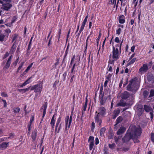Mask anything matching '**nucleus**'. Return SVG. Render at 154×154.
<instances>
[{
    "label": "nucleus",
    "mask_w": 154,
    "mask_h": 154,
    "mask_svg": "<svg viewBox=\"0 0 154 154\" xmlns=\"http://www.w3.org/2000/svg\"><path fill=\"white\" fill-rule=\"evenodd\" d=\"M116 146V145L114 143H113L111 144H109V147L111 149H113L115 148Z\"/></svg>",
    "instance_id": "ea45409f"
},
{
    "label": "nucleus",
    "mask_w": 154,
    "mask_h": 154,
    "mask_svg": "<svg viewBox=\"0 0 154 154\" xmlns=\"http://www.w3.org/2000/svg\"><path fill=\"white\" fill-rule=\"evenodd\" d=\"M14 134L13 133H10L9 135V137H8V138H11L14 137Z\"/></svg>",
    "instance_id": "338daca9"
},
{
    "label": "nucleus",
    "mask_w": 154,
    "mask_h": 154,
    "mask_svg": "<svg viewBox=\"0 0 154 154\" xmlns=\"http://www.w3.org/2000/svg\"><path fill=\"white\" fill-rule=\"evenodd\" d=\"M129 63H128L126 65V66L127 67L131 64H133L137 60V58L136 57L134 58Z\"/></svg>",
    "instance_id": "b1692460"
},
{
    "label": "nucleus",
    "mask_w": 154,
    "mask_h": 154,
    "mask_svg": "<svg viewBox=\"0 0 154 154\" xmlns=\"http://www.w3.org/2000/svg\"><path fill=\"white\" fill-rule=\"evenodd\" d=\"M12 59V56H11L8 58L6 62L3 61L2 64H5L3 67V69H8L10 66Z\"/></svg>",
    "instance_id": "423d86ee"
},
{
    "label": "nucleus",
    "mask_w": 154,
    "mask_h": 154,
    "mask_svg": "<svg viewBox=\"0 0 154 154\" xmlns=\"http://www.w3.org/2000/svg\"><path fill=\"white\" fill-rule=\"evenodd\" d=\"M34 119V115H32L30 117V124L32 123V122L33 121Z\"/></svg>",
    "instance_id": "3c124183"
},
{
    "label": "nucleus",
    "mask_w": 154,
    "mask_h": 154,
    "mask_svg": "<svg viewBox=\"0 0 154 154\" xmlns=\"http://www.w3.org/2000/svg\"><path fill=\"white\" fill-rule=\"evenodd\" d=\"M70 75L71 76V77L70 82L71 83H72L73 82L74 78H75L76 76L74 74H71V75Z\"/></svg>",
    "instance_id": "4c0bfd02"
},
{
    "label": "nucleus",
    "mask_w": 154,
    "mask_h": 154,
    "mask_svg": "<svg viewBox=\"0 0 154 154\" xmlns=\"http://www.w3.org/2000/svg\"><path fill=\"white\" fill-rule=\"evenodd\" d=\"M9 55V53L8 52H6L4 55V57L3 58V59H4L8 57Z\"/></svg>",
    "instance_id": "603ef678"
},
{
    "label": "nucleus",
    "mask_w": 154,
    "mask_h": 154,
    "mask_svg": "<svg viewBox=\"0 0 154 154\" xmlns=\"http://www.w3.org/2000/svg\"><path fill=\"white\" fill-rule=\"evenodd\" d=\"M147 79L149 82L153 81L154 79V76L152 73L148 74L146 77Z\"/></svg>",
    "instance_id": "f8f14e48"
},
{
    "label": "nucleus",
    "mask_w": 154,
    "mask_h": 154,
    "mask_svg": "<svg viewBox=\"0 0 154 154\" xmlns=\"http://www.w3.org/2000/svg\"><path fill=\"white\" fill-rule=\"evenodd\" d=\"M94 137L92 136H90L89 137L88 141L89 143V149L90 150H91L94 146Z\"/></svg>",
    "instance_id": "6e6552de"
},
{
    "label": "nucleus",
    "mask_w": 154,
    "mask_h": 154,
    "mask_svg": "<svg viewBox=\"0 0 154 154\" xmlns=\"http://www.w3.org/2000/svg\"><path fill=\"white\" fill-rule=\"evenodd\" d=\"M114 41L115 42L117 43H119L120 42V40L119 39V38L118 37H116L114 40Z\"/></svg>",
    "instance_id": "bf43d9fd"
},
{
    "label": "nucleus",
    "mask_w": 154,
    "mask_h": 154,
    "mask_svg": "<svg viewBox=\"0 0 154 154\" xmlns=\"http://www.w3.org/2000/svg\"><path fill=\"white\" fill-rule=\"evenodd\" d=\"M121 137V136H118V137H114V140H115V142L116 143H118V141L119 139H120Z\"/></svg>",
    "instance_id": "473e14b6"
},
{
    "label": "nucleus",
    "mask_w": 154,
    "mask_h": 154,
    "mask_svg": "<svg viewBox=\"0 0 154 154\" xmlns=\"http://www.w3.org/2000/svg\"><path fill=\"white\" fill-rule=\"evenodd\" d=\"M24 62H22L20 65L17 69V72H18L21 69L24 64Z\"/></svg>",
    "instance_id": "37998d69"
},
{
    "label": "nucleus",
    "mask_w": 154,
    "mask_h": 154,
    "mask_svg": "<svg viewBox=\"0 0 154 154\" xmlns=\"http://www.w3.org/2000/svg\"><path fill=\"white\" fill-rule=\"evenodd\" d=\"M31 137L33 141L35 140L36 137V131H34L32 132Z\"/></svg>",
    "instance_id": "cd10ccee"
},
{
    "label": "nucleus",
    "mask_w": 154,
    "mask_h": 154,
    "mask_svg": "<svg viewBox=\"0 0 154 154\" xmlns=\"http://www.w3.org/2000/svg\"><path fill=\"white\" fill-rule=\"evenodd\" d=\"M144 109L147 112H149L151 110H152V108L150 106L146 105H144Z\"/></svg>",
    "instance_id": "a878e982"
},
{
    "label": "nucleus",
    "mask_w": 154,
    "mask_h": 154,
    "mask_svg": "<svg viewBox=\"0 0 154 154\" xmlns=\"http://www.w3.org/2000/svg\"><path fill=\"white\" fill-rule=\"evenodd\" d=\"M87 97H86V101L85 103V105H84L83 108V110L85 112L86 110L87 106V102H88V100L87 99Z\"/></svg>",
    "instance_id": "f704fd0d"
},
{
    "label": "nucleus",
    "mask_w": 154,
    "mask_h": 154,
    "mask_svg": "<svg viewBox=\"0 0 154 154\" xmlns=\"http://www.w3.org/2000/svg\"><path fill=\"white\" fill-rule=\"evenodd\" d=\"M103 86L102 84L101 86L100 87V91L99 92V96H104V92L103 91Z\"/></svg>",
    "instance_id": "5701e85b"
},
{
    "label": "nucleus",
    "mask_w": 154,
    "mask_h": 154,
    "mask_svg": "<svg viewBox=\"0 0 154 154\" xmlns=\"http://www.w3.org/2000/svg\"><path fill=\"white\" fill-rule=\"evenodd\" d=\"M126 129L125 127H121L117 132V134L118 135H120V134L123 133L125 132Z\"/></svg>",
    "instance_id": "f3484780"
},
{
    "label": "nucleus",
    "mask_w": 154,
    "mask_h": 154,
    "mask_svg": "<svg viewBox=\"0 0 154 154\" xmlns=\"http://www.w3.org/2000/svg\"><path fill=\"white\" fill-rule=\"evenodd\" d=\"M123 120V118L122 117L119 116L117 118L116 121V124L115 125H116L117 124H118L119 123L121 122Z\"/></svg>",
    "instance_id": "bb28decb"
},
{
    "label": "nucleus",
    "mask_w": 154,
    "mask_h": 154,
    "mask_svg": "<svg viewBox=\"0 0 154 154\" xmlns=\"http://www.w3.org/2000/svg\"><path fill=\"white\" fill-rule=\"evenodd\" d=\"M106 100V97H99V101L102 105L105 103Z\"/></svg>",
    "instance_id": "a211bd4d"
},
{
    "label": "nucleus",
    "mask_w": 154,
    "mask_h": 154,
    "mask_svg": "<svg viewBox=\"0 0 154 154\" xmlns=\"http://www.w3.org/2000/svg\"><path fill=\"white\" fill-rule=\"evenodd\" d=\"M67 72H65L63 74V81H65L66 79V76L67 75Z\"/></svg>",
    "instance_id": "de8ad7c7"
},
{
    "label": "nucleus",
    "mask_w": 154,
    "mask_h": 154,
    "mask_svg": "<svg viewBox=\"0 0 154 154\" xmlns=\"http://www.w3.org/2000/svg\"><path fill=\"white\" fill-rule=\"evenodd\" d=\"M47 102H45V104L43 105V106L42 107V109H43V114L42 117L43 118L46 113V110L47 109Z\"/></svg>",
    "instance_id": "dca6fc26"
},
{
    "label": "nucleus",
    "mask_w": 154,
    "mask_h": 154,
    "mask_svg": "<svg viewBox=\"0 0 154 154\" xmlns=\"http://www.w3.org/2000/svg\"><path fill=\"white\" fill-rule=\"evenodd\" d=\"M122 97L119 102L116 104L117 106H125L130 105V101H128V99L127 97Z\"/></svg>",
    "instance_id": "7ed1b4c3"
},
{
    "label": "nucleus",
    "mask_w": 154,
    "mask_h": 154,
    "mask_svg": "<svg viewBox=\"0 0 154 154\" xmlns=\"http://www.w3.org/2000/svg\"><path fill=\"white\" fill-rule=\"evenodd\" d=\"M98 115L100 114L102 116H104L106 114V109L103 107H100L98 109Z\"/></svg>",
    "instance_id": "9b49d317"
},
{
    "label": "nucleus",
    "mask_w": 154,
    "mask_h": 154,
    "mask_svg": "<svg viewBox=\"0 0 154 154\" xmlns=\"http://www.w3.org/2000/svg\"><path fill=\"white\" fill-rule=\"evenodd\" d=\"M101 36V33L100 32V33H99V35H98V37L97 39L96 40L97 41V46H98V42H99V40H100V38Z\"/></svg>",
    "instance_id": "13d9d810"
},
{
    "label": "nucleus",
    "mask_w": 154,
    "mask_h": 154,
    "mask_svg": "<svg viewBox=\"0 0 154 154\" xmlns=\"http://www.w3.org/2000/svg\"><path fill=\"white\" fill-rule=\"evenodd\" d=\"M5 32L7 33V34L5 35L7 37V38H8V37L9 34L11 32V30L9 29L8 28L5 29Z\"/></svg>",
    "instance_id": "7c9ffc66"
},
{
    "label": "nucleus",
    "mask_w": 154,
    "mask_h": 154,
    "mask_svg": "<svg viewBox=\"0 0 154 154\" xmlns=\"http://www.w3.org/2000/svg\"><path fill=\"white\" fill-rule=\"evenodd\" d=\"M95 128V123L93 122H92L91 126V130L92 131H93Z\"/></svg>",
    "instance_id": "4d7b16f0"
},
{
    "label": "nucleus",
    "mask_w": 154,
    "mask_h": 154,
    "mask_svg": "<svg viewBox=\"0 0 154 154\" xmlns=\"http://www.w3.org/2000/svg\"><path fill=\"white\" fill-rule=\"evenodd\" d=\"M106 130V128L104 127L101 129L100 131V134L101 136H102L103 135Z\"/></svg>",
    "instance_id": "c756f323"
},
{
    "label": "nucleus",
    "mask_w": 154,
    "mask_h": 154,
    "mask_svg": "<svg viewBox=\"0 0 154 154\" xmlns=\"http://www.w3.org/2000/svg\"><path fill=\"white\" fill-rule=\"evenodd\" d=\"M32 78L31 77H30L26 81L23 83L22 85H19V87L20 88L23 87L25 86L26 85L29 83L31 82V81H30V79Z\"/></svg>",
    "instance_id": "4468645a"
},
{
    "label": "nucleus",
    "mask_w": 154,
    "mask_h": 154,
    "mask_svg": "<svg viewBox=\"0 0 154 154\" xmlns=\"http://www.w3.org/2000/svg\"><path fill=\"white\" fill-rule=\"evenodd\" d=\"M55 122V120H51V121L50 123L53 128H54Z\"/></svg>",
    "instance_id": "864d4df0"
},
{
    "label": "nucleus",
    "mask_w": 154,
    "mask_h": 154,
    "mask_svg": "<svg viewBox=\"0 0 154 154\" xmlns=\"http://www.w3.org/2000/svg\"><path fill=\"white\" fill-rule=\"evenodd\" d=\"M112 75V73H109L106 77V79L110 80Z\"/></svg>",
    "instance_id": "79ce46f5"
},
{
    "label": "nucleus",
    "mask_w": 154,
    "mask_h": 154,
    "mask_svg": "<svg viewBox=\"0 0 154 154\" xmlns=\"http://www.w3.org/2000/svg\"><path fill=\"white\" fill-rule=\"evenodd\" d=\"M33 63H31L30 64L29 66L27 67L26 69L25 70V72H27L28 71H29L30 68L32 67V66L33 65Z\"/></svg>",
    "instance_id": "72a5a7b5"
},
{
    "label": "nucleus",
    "mask_w": 154,
    "mask_h": 154,
    "mask_svg": "<svg viewBox=\"0 0 154 154\" xmlns=\"http://www.w3.org/2000/svg\"><path fill=\"white\" fill-rule=\"evenodd\" d=\"M95 144L96 145H97V144H98L99 143V139L97 137H96L95 138Z\"/></svg>",
    "instance_id": "0e129e2a"
},
{
    "label": "nucleus",
    "mask_w": 154,
    "mask_h": 154,
    "mask_svg": "<svg viewBox=\"0 0 154 154\" xmlns=\"http://www.w3.org/2000/svg\"><path fill=\"white\" fill-rule=\"evenodd\" d=\"M6 35L3 34H0V41L2 42L4 41V38Z\"/></svg>",
    "instance_id": "2f4dec72"
},
{
    "label": "nucleus",
    "mask_w": 154,
    "mask_h": 154,
    "mask_svg": "<svg viewBox=\"0 0 154 154\" xmlns=\"http://www.w3.org/2000/svg\"><path fill=\"white\" fill-rule=\"evenodd\" d=\"M52 36H51V37L50 38L49 40V41H48V47H49L51 45V41L52 39Z\"/></svg>",
    "instance_id": "69168bd1"
},
{
    "label": "nucleus",
    "mask_w": 154,
    "mask_h": 154,
    "mask_svg": "<svg viewBox=\"0 0 154 154\" xmlns=\"http://www.w3.org/2000/svg\"><path fill=\"white\" fill-rule=\"evenodd\" d=\"M59 81L58 80L55 81L53 85V87L54 89L57 88V85L58 84Z\"/></svg>",
    "instance_id": "a19ab883"
},
{
    "label": "nucleus",
    "mask_w": 154,
    "mask_h": 154,
    "mask_svg": "<svg viewBox=\"0 0 154 154\" xmlns=\"http://www.w3.org/2000/svg\"><path fill=\"white\" fill-rule=\"evenodd\" d=\"M2 101L3 103L4 107H6L7 106V103L6 101L5 100L3 99L2 100Z\"/></svg>",
    "instance_id": "052dcab7"
},
{
    "label": "nucleus",
    "mask_w": 154,
    "mask_h": 154,
    "mask_svg": "<svg viewBox=\"0 0 154 154\" xmlns=\"http://www.w3.org/2000/svg\"><path fill=\"white\" fill-rule=\"evenodd\" d=\"M149 96H154V90L151 89L150 90Z\"/></svg>",
    "instance_id": "49530a36"
},
{
    "label": "nucleus",
    "mask_w": 154,
    "mask_h": 154,
    "mask_svg": "<svg viewBox=\"0 0 154 154\" xmlns=\"http://www.w3.org/2000/svg\"><path fill=\"white\" fill-rule=\"evenodd\" d=\"M11 3H3V2L0 0V4L2 5L3 9L6 11H8L12 7V5Z\"/></svg>",
    "instance_id": "39448f33"
},
{
    "label": "nucleus",
    "mask_w": 154,
    "mask_h": 154,
    "mask_svg": "<svg viewBox=\"0 0 154 154\" xmlns=\"http://www.w3.org/2000/svg\"><path fill=\"white\" fill-rule=\"evenodd\" d=\"M71 122H69V116H67L65 118V125H66V130L68 129L70 127Z\"/></svg>",
    "instance_id": "9d476101"
},
{
    "label": "nucleus",
    "mask_w": 154,
    "mask_h": 154,
    "mask_svg": "<svg viewBox=\"0 0 154 154\" xmlns=\"http://www.w3.org/2000/svg\"><path fill=\"white\" fill-rule=\"evenodd\" d=\"M95 122L96 123L98 124L99 126H101V123H102L101 120L100 119L98 114H97L94 117Z\"/></svg>",
    "instance_id": "ddd939ff"
},
{
    "label": "nucleus",
    "mask_w": 154,
    "mask_h": 154,
    "mask_svg": "<svg viewBox=\"0 0 154 154\" xmlns=\"http://www.w3.org/2000/svg\"><path fill=\"white\" fill-rule=\"evenodd\" d=\"M9 143L3 142L0 145V148L4 149H5L8 146Z\"/></svg>",
    "instance_id": "6ab92c4d"
},
{
    "label": "nucleus",
    "mask_w": 154,
    "mask_h": 154,
    "mask_svg": "<svg viewBox=\"0 0 154 154\" xmlns=\"http://www.w3.org/2000/svg\"><path fill=\"white\" fill-rule=\"evenodd\" d=\"M141 128L140 127L136 128L134 125L130 126L127 131V133L122 139L124 142H126L132 137H136L137 136H140L141 134Z\"/></svg>",
    "instance_id": "f257e3e1"
},
{
    "label": "nucleus",
    "mask_w": 154,
    "mask_h": 154,
    "mask_svg": "<svg viewBox=\"0 0 154 154\" xmlns=\"http://www.w3.org/2000/svg\"><path fill=\"white\" fill-rule=\"evenodd\" d=\"M16 44L15 42H14L13 44L12 45V47H11V51H12V52H14L16 48V47H14V45H15V44Z\"/></svg>",
    "instance_id": "c9c22d12"
},
{
    "label": "nucleus",
    "mask_w": 154,
    "mask_h": 154,
    "mask_svg": "<svg viewBox=\"0 0 154 154\" xmlns=\"http://www.w3.org/2000/svg\"><path fill=\"white\" fill-rule=\"evenodd\" d=\"M20 111V109L18 108H16L14 110V112L18 113Z\"/></svg>",
    "instance_id": "e2e57ef3"
},
{
    "label": "nucleus",
    "mask_w": 154,
    "mask_h": 154,
    "mask_svg": "<svg viewBox=\"0 0 154 154\" xmlns=\"http://www.w3.org/2000/svg\"><path fill=\"white\" fill-rule=\"evenodd\" d=\"M133 80L130 81V83L127 86V90L133 93H135L137 91L138 88L135 83H133Z\"/></svg>",
    "instance_id": "f03ea898"
},
{
    "label": "nucleus",
    "mask_w": 154,
    "mask_h": 154,
    "mask_svg": "<svg viewBox=\"0 0 154 154\" xmlns=\"http://www.w3.org/2000/svg\"><path fill=\"white\" fill-rule=\"evenodd\" d=\"M17 19V17L16 16H14L12 18L11 21V24H12L14 23L16 21Z\"/></svg>",
    "instance_id": "e433bc0d"
},
{
    "label": "nucleus",
    "mask_w": 154,
    "mask_h": 154,
    "mask_svg": "<svg viewBox=\"0 0 154 154\" xmlns=\"http://www.w3.org/2000/svg\"><path fill=\"white\" fill-rule=\"evenodd\" d=\"M43 83L42 82L40 83L35 85L36 88L35 90H34L35 92H38L40 93L42 90L43 88Z\"/></svg>",
    "instance_id": "0eeeda50"
},
{
    "label": "nucleus",
    "mask_w": 154,
    "mask_h": 154,
    "mask_svg": "<svg viewBox=\"0 0 154 154\" xmlns=\"http://www.w3.org/2000/svg\"><path fill=\"white\" fill-rule=\"evenodd\" d=\"M35 85H33V86H30L29 87V88H30V90L31 91H32L33 90H35V89L36 88V87H35Z\"/></svg>",
    "instance_id": "5fc2aeb1"
},
{
    "label": "nucleus",
    "mask_w": 154,
    "mask_h": 154,
    "mask_svg": "<svg viewBox=\"0 0 154 154\" xmlns=\"http://www.w3.org/2000/svg\"><path fill=\"white\" fill-rule=\"evenodd\" d=\"M31 51L30 50L27 49L26 54L27 56H29L30 55Z\"/></svg>",
    "instance_id": "6e6d98bb"
},
{
    "label": "nucleus",
    "mask_w": 154,
    "mask_h": 154,
    "mask_svg": "<svg viewBox=\"0 0 154 154\" xmlns=\"http://www.w3.org/2000/svg\"><path fill=\"white\" fill-rule=\"evenodd\" d=\"M148 69V65L146 63L143 64L141 67L139 69V72L141 73L142 72H146Z\"/></svg>",
    "instance_id": "1a4fd4ad"
},
{
    "label": "nucleus",
    "mask_w": 154,
    "mask_h": 154,
    "mask_svg": "<svg viewBox=\"0 0 154 154\" xmlns=\"http://www.w3.org/2000/svg\"><path fill=\"white\" fill-rule=\"evenodd\" d=\"M123 96H129L128 92L126 91H125Z\"/></svg>",
    "instance_id": "680f3d73"
},
{
    "label": "nucleus",
    "mask_w": 154,
    "mask_h": 154,
    "mask_svg": "<svg viewBox=\"0 0 154 154\" xmlns=\"http://www.w3.org/2000/svg\"><path fill=\"white\" fill-rule=\"evenodd\" d=\"M86 23L83 21L82 23V25H81V27H82V28H84V27L86 25Z\"/></svg>",
    "instance_id": "774afa93"
},
{
    "label": "nucleus",
    "mask_w": 154,
    "mask_h": 154,
    "mask_svg": "<svg viewBox=\"0 0 154 154\" xmlns=\"http://www.w3.org/2000/svg\"><path fill=\"white\" fill-rule=\"evenodd\" d=\"M119 23L123 24L125 22V17L123 15L120 16L119 17Z\"/></svg>",
    "instance_id": "2eb2a0df"
},
{
    "label": "nucleus",
    "mask_w": 154,
    "mask_h": 154,
    "mask_svg": "<svg viewBox=\"0 0 154 154\" xmlns=\"http://www.w3.org/2000/svg\"><path fill=\"white\" fill-rule=\"evenodd\" d=\"M123 40H122V42H121L120 44H116V47H119V52L120 53H121V51H122V50H121L122 48H122V44L123 43Z\"/></svg>",
    "instance_id": "c85d7f7f"
},
{
    "label": "nucleus",
    "mask_w": 154,
    "mask_h": 154,
    "mask_svg": "<svg viewBox=\"0 0 154 154\" xmlns=\"http://www.w3.org/2000/svg\"><path fill=\"white\" fill-rule=\"evenodd\" d=\"M120 112L119 110H115L114 111L113 114V119H115L118 116Z\"/></svg>",
    "instance_id": "412c9836"
},
{
    "label": "nucleus",
    "mask_w": 154,
    "mask_h": 154,
    "mask_svg": "<svg viewBox=\"0 0 154 154\" xmlns=\"http://www.w3.org/2000/svg\"><path fill=\"white\" fill-rule=\"evenodd\" d=\"M69 49V45H68L67 46V47L66 48L65 51V54L64 55V58L63 59V60L62 61L63 63L66 57V56L67 55V54L68 53Z\"/></svg>",
    "instance_id": "393cba45"
},
{
    "label": "nucleus",
    "mask_w": 154,
    "mask_h": 154,
    "mask_svg": "<svg viewBox=\"0 0 154 154\" xmlns=\"http://www.w3.org/2000/svg\"><path fill=\"white\" fill-rule=\"evenodd\" d=\"M18 35L17 33H15L14 34L12 35V42H15V43L16 42L18 38Z\"/></svg>",
    "instance_id": "aec40b11"
},
{
    "label": "nucleus",
    "mask_w": 154,
    "mask_h": 154,
    "mask_svg": "<svg viewBox=\"0 0 154 154\" xmlns=\"http://www.w3.org/2000/svg\"><path fill=\"white\" fill-rule=\"evenodd\" d=\"M117 60H116L114 59H113V60H109V61H108V63L109 64H114V62H115V61H116Z\"/></svg>",
    "instance_id": "c03bdc74"
},
{
    "label": "nucleus",
    "mask_w": 154,
    "mask_h": 154,
    "mask_svg": "<svg viewBox=\"0 0 154 154\" xmlns=\"http://www.w3.org/2000/svg\"><path fill=\"white\" fill-rule=\"evenodd\" d=\"M61 32V30H60V29H58L57 30V33L56 36V38H58V42L60 41V35Z\"/></svg>",
    "instance_id": "4be33fe9"
},
{
    "label": "nucleus",
    "mask_w": 154,
    "mask_h": 154,
    "mask_svg": "<svg viewBox=\"0 0 154 154\" xmlns=\"http://www.w3.org/2000/svg\"><path fill=\"white\" fill-rule=\"evenodd\" d=\"M19 61V57H18L15 61H14L12 64V65L14 67L16 66Z\"/></svg>",
    "instance_id": "58836bf2"
},
{
    "label": "nucleus",
    "mask_w": 154,
    "mask_h": 154,
    "mask_svg": "<svg viewBox=\"0 0 154 154\" xmlns=\"http://www.w3.org/2000/svg\"><path fill=\"white\" fill-rule=\"evenodd\" d=\"M138 136H137L136 137H132V139L135 143H138L139 142V141L137 139Z\"/></svg>",
    "instance_id": "09e8293b"
},
{
    "label": "nucleus",
    "mask_w": 154,
    "mask_h": 154,
    "mask_svg": "<svg viewBox=\"0 0 154 154\" xmlns=\"http://www.w3.org/2000/svg\"><path fill=\"white\" fill-rule=\"evenodd\" d=\"M112 58L113 59L117 60L119 59V51L118 48H115L113 45L112 46Z\"/></svg>",
    "instance_id": "20e7f679"
},
{
    "label": "nucleus",
    "mask_w": 154,
    "mask_h": 154,
    "mask_svg": "<svg viewBox=\"0 0 154 154\" xmlns=\"http://www.w3.org/2000/svg\"><path fill=\"white\" fill-rule=\"evenodd\" d=\"M121 31H122L121 29L120 28H119L116 31V34L118 35H120L121 33Z\"/></svg>",
    "instance_id": "8fccbe9b"
},
{
    "label": "nucleus",
    "mask_w": 154,
    "mask_h": 154,
    "mask_svg": "<svg viewBox=\"0 0 154 154\" xmlns=\"http://www.w3.org/2000/svg\"><path fill=\"white\" fill-rule=\"evenodd\" d=\"M151 140L153 142H154V133H151Z\"/></svg>",
    "instance_id": "a18cd8bd"
}]
</instances>
